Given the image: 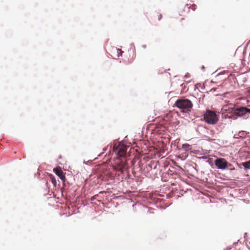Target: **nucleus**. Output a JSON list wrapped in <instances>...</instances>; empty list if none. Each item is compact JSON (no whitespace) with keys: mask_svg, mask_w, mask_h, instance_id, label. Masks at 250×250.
<instances>
[{"mask_svg":"<svg viewBox=\"0 0 250 250\" xmlns=\"http://www.w3.org/2000/svg\"><path fill=\"white\" fill-rule=\"evenodd\" d=\"M174 105L182 110L183 111L187 110L190 111L193 107L191 101L188 99H179L175 103Z\"/></svg>","mask_w":250,"mask_h":250,"instance_id":"nucleus-1","label":"nucleus"},{"mask_svg":"<svg viewBox=\"0 0 250 250\" xmlns=\"http://www.w3.org/2000/svg\"><path fill=\"white\" fill-rule=\"evenodd\" d=\"M204 121L208 124L214 125L217 123L218 118L216 114L212 111L207 110L204 115Z\"/></svg>","mask_w":250,"mask_h":250,"instance_id":"nucleus-2","label":"nucleus"},{"mask_svg":"<svg viewBox=\"0 0 250 250\" xmlns=\"http://www.w3.org/2000/svg\"><path fill=\"white\" fill-rule=\"evenodd\" d=\"M113 151L118 156H124L126 154V146L123 144L119 143L114 146Z\"/></svg>","mask_w":250,"mask_h":250,"instance_id":"nucleus-3","label":"nucleus"},{"mask_svg":"<svg viewBox=\"0 0 250 250\" xmlns=\"http://www.w3.org/2000/svg\"><path fill=\"white\" fill-rule=\"evenodd\" d=\"M234 116H246L247 114H250V109L246 107H241L237 108L233 110Z\"/></svg>","mask_w":250,"mask_h":250,"instance_id":"nucleus-4","label":"nucleus"},{"mask_svg":"<svg viewBox=\"0 0 250 250\" xmlns=\"http://www.w3.org/2000/svg\"><path fill=\"white\" fill-rule=\"evenodd\" d=\"M214 164L218 168L221 169H226L229 165V163L225 159L222 158L215 160Z\"/></svg>","mask_w":250,"mask_h":250,"instance_id":"nucleus-5","label":"nucleus"},{"mask_svg":"<svg viewBox=\"0 0 250 250\" xmlns=\"http://www.w3.org/2000/svg\"><path fill=\"white\" fill-rule=\"evenodd\" d=\"M126 165L125 162L119 160L117 162L116 165L113 166V168L116 171L123 173L124 169L126 167Z\"/></svg>","mask_w":250,"mask_h":250,"instance_id":"nucleus-6","label":"nucleus"},{"mask_svg":"<svg viewBox=\"0 0 250 250\" xmlns=\"http://www.w3.org/2000/svg\"><path fill=\"white\" fill-rule=\"evenodd\" d=\"M53 171L64 182L66 180V178L65 175L63 174V172L61 168L59 167H57L56 168H54Z\"/></svg>","mask_w":250,"mask_h":250,"instance_id":"nucleus-7","label":"nucleus"},{"mask_svg":"<svg viewBox=\"0 0 250 250\" xmlns=\"http://www.w3.org/2000/svg\"><path fill=\"white\" fill-rule=\"evenodd\" d=\"M242 165L246 169H250V160L242 163Z\"/></svg>","mask_w":250,"mask_h":250,"instance_id":"nucleus-8","label":"nucleus"},{"mask_svg":"<svg viewBox=\"0 0 250 250\" xmlns=\"http://www.w3.org/2000/svg\"><path fill=\"white\" fill-rule=\"evenodd\" d=\"M50 179H51V181L52 183H53L54 186L56 187L57 185V181H56V180L55 178L54 177V176L51 175Z\"/></svg>","mask_w":250,"mask_h":250,"instance_id":"nucleus-9","label":"nucleus"},{"mask_svg":"<svg viewBox=\"0 0 250 250\" xmlns=\"http://www.w3.org/2000/svg\"><path fill=\"white\" fill-rule=\"evenodd\" d=\"M190 146V145L188 144H185L182 145L183 148L185 149H188L189 148V147Z\"/></svg>","mask_w":250,"mask_h":250,"instance_id":"nucleus-10","label":"nucleus"},{"mask_svg":"<svg viewBox=\"0 0 250 250\" xmlns=\"http://www.w3.org/2000/svg\"><path fill=\"white\" fill-rule=\"evenodd\" d=\"M156 17L158 18V21H160L162 18V15L161 14L157 13Z\"/></svg>","mask_w":250,"mask_h":250,"instance_id":"nucleus-11","label":"nucleus"},{"mask_svg":"<svg viewBox=\"0 0 250 250\" xmlns=\"http://www.w3.org/2000/svg\"><path fill=\"white\" fill-rule=\"evenodd\" d=\"M196 5L195 4H193L191 6V8L193 10H195L196 9Z\"/></svg>","mask_w":250,"mask_h":250,"instance_id":"nucleus-12","label":"nucleus"},{"mask_svg":"<svg viewBox=\"0 0 250 250\" xmlns=\"http://www.w3.org/2000/svg\"><path fill=\"white\" fill-rule=\"evenodd\" d=\"M229 105L231 106V107L233 106V104H230Z\"/></svg>","mask_w":250,"mask_h":250,"instance_id":"nucleus-13","label":"nucleus"}]
</instances>
